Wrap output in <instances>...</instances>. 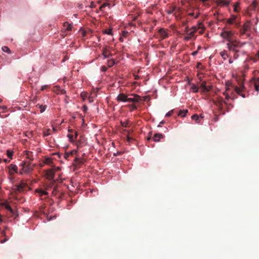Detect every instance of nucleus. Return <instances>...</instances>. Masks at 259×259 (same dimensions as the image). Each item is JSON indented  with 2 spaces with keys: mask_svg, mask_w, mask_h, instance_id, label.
Returning <instances> with one entry per match:
<instances>
[{
  "mask_svg": "<svg viewBox=\"0 0 259 259\" xmlns=\"http://www.w3.org/2000/svg\"><path fill=\"white\" fill-rule=\"evenodd\" d=\"M110 4H109V3H104L103 5H102L100 8H99V10L100 11H104V8H105L106 7H108L110 9Z\"/></svg>",
  "mask_w": 259,
  "mask_h": 259,
  "instance_id": "27",
  "label": "nucleus"
},
{
  "mask_svg": "<svg viewBox=\"0 0 259 259\" xmlns=\"http://www.w3.org/2000/svg\"><path fill=\"white\" fill-rule=\"evenodd\" d=\"M236 18L235 15H232L230 18L227 19V23L229 24H233L235 22Z\"/></svg>",
  "mask_w": 259,
  "mask_h": 259,
  "instance_id": "20",
  "label": "nucleus"
},
{
  "mask_svg": "<svg viewBox=\"0 0 259 259\" xmlns=\"http://www.w3.org/2000/svg\"><path fill=\"white\" fill-rule=\"evenodd\" d=\"M55 171L53 169H49L46 171V176L47 178L49 180H53L54 179Z\"/></svg>",
  "mask_w": 259,
  "mask_h": 259,
  "instance_id": "8",
  "label": "nucleus"
},
{
  "mask_svg": "<svg viewBox=\"0 0 259 259\" xmlns=\"http://www.w3.org/2000/svg\"><path fill=\"white\" fill-rule=\"evenodd\" d=\"M234 91L237 94H238L243 98L248 96V94L246 95L245 92L246 91V89L243 83H241L240 84L239 87H234Z\"/></svg>",
  "mask_w": 259,
  "mask_h": 259,
  "instance_id": "3",
  "label": "nucleus"
},
{
  "mask_svg": "<svg viewBox=\"0 0 259 259\" xmlns=\"http://www.w3.org/2000/svg\"><path fill=\"white\" fill-rule=\"evenodd\" d=\"M102 55L104 56V59L109 58L111 56L112 54L109 51L107 47H105L103 48Z\"/></svg>",
  "mask_w": 259,
  "mask_h": 259,
  "instance_id": "13",
  "label": "nucleus"
},
{
  "mask_svg": "<svg viewBox=\"0 0 259 259\" xmlns=\"http://www.w3.org/2000/svg\"><path fill=\"white\" fill-rule=\"evenodd\" d=\"M129 122H130L129 120H127L126 122H123V121H121L120 124L122 127H128Z\"/></svg>",
  "mask_w": 259,
  "mask_h": 259,
  "instance_id": "37",
  "label": "nucleus"
},
{
  "mask_svg": "<svg viewBox=\"0 0 259 259\" xmlns=\"http://www.w3.org/2000/svg\"><path fill=\"white\" fill-rule=\"evenodd\" d=\"M4 162H6V163H9V162H10V160H8V159H4Z\"/></svg>",
  "mask_w": 259,
  "mask_h": 259,
  "instance_id": "63",
  "label": "nucleus"
},
{
  "mask_svg": "<svg viewBox=\"0 0 259 259\" xmlns=\"http://www.w3.org/2000/svg\"><path fill=\"white\" fill-rule=\"evenodd\" d=\"M197 28L196 27H192L191 28V30L190 32H188L186 35L185 36L184 39L186 41H188L191 40L192 38H194L195 39L196 36H195V32L197 31Z\"/></svg>",
  "mask_w": 259,
  "mask_h": 259,
  "instance_id": "4",
  "label": "nucleus"
},
{
  "mask_svg": "<svg viewBox=\"0 0 259 259\" xmlns=\"http://www.w3.org/2000/svg\"><path fill=\"white\" fill-rule=\"evenodd\" d=\"M234 34V32L233 31L229 30V31H223L221 33V36L225 38L228 40L229 42L230 41H232L231 40V37L233 36Z\"/></svg>",
  "mask_w": 259,
  "mask_h": 259,
  "instance_id": "6",
  "label": "nucleus"
},
{
  "mask_svg": "<svg viewBox=\"0 0 259 259\" xmlns=\"http://www.w3.org/2000/svg\"><path fill=\"white\" fill-rule=\"evenodd\" d=\"M85 161V159L84 158H77L76 157L74 160V164L75 165V166H80L81 164H82Z\"/></svg>",
  "mask_w": 259,
  "mask_h": 259,
  "instance_id": "15",
  "label": "nucleus"
},
{
  "mask_svg": "<svg viewBox=\"0 0 259 259\" xmlns=\"http://www.w3.org/2000/svg\"><path fill=\"white\" fill-rule=\"evenodd\" d=\"M164 123H165L164 121H163V120L161 121L160 122L159 124L158 125V127H161V124H164Z\"/></svg>",
  "mask_w": 259,
  "mask_h": 259,
  "instance_id": "61",
  "label": "nucleus"
},
{
  "mask_svg": "<svg viewBox=\"0 0 259 259\" xmlns=\"http://www.w3.org/2000/svg\"><path fill=\"white\" fill-rule=\"evenodd\" d=\"M200 1L202 2V3L204 5H205V6L209 5V4L208 2L209 0H200Z\"/></svg>",
  "mask_w": 259,
  "mask_h": 259,
  "instance_id": "48",
  "label": "nucleus"
},
{
  "mask_svg": "<svg viewBox=\"0 0 259 259\" xmlns=\"http://www.w3.org/2000/svg\"><path fill=\"white\" fill-rule=\"evenodd\" d=\"M77 153V151H76V150H73L72 151H71L69 153H66L65 154H64V158L66 159H68L69 157L70 156V155H73V154H76Z\"/></svg>",
  "mask_w": 259,
  "mask_h": 259,
  "instance_id": "25",
  "label": "nucleus"
},
{
  "mask_svg": "<svg viewBox=\"0 0 259 259\" xmlns=\"http://www.w3.org/2000/svg\"><path fill=\"white\" fill-rule=\"evenodd\" d=\"M101 70L103 72H105L107 70V67L105 66H102L101 68Z\"/></svg>",
  "mask_w": 259,
  "mask_h": 259,
  "instance_id": "53",
  "label": "nucleus"
},
{
  "mask_svg": "<svg viewBox=\"0 0 259 259\" xmlns=\"http://www.w3.org/2000/svg\"><path fill=\"white\" fill-rule=\"evenodd\" d=\"M127 95L123 93H120L117 96L116 100L118 102H127L126 99H127Z\"/></svg>",
  "mask_w": 259,
  "mask_h": 259,
  "instance_id": "12",
  "label": "nucleus"
},
{
  "mask_svg": "<svg viewBox=\"0 0 259 259\" xmlns=\"http://www.w3.org/2000/svg\"><path fill=\"white\" fill-rule=\"evenodd\" d=\"M51 130L50 129L47 130L46 131L44 132V136L45 137L48 136L51 134Z\"/></svg>",
  "mask_w": 259,
  "mask_h": 259,
  "instance_id": "43",
  "label": "nucleus"
},
{
  "mask_svg": "<svg viewBox=\"0 0 259 259\" xmlns=\"http://www.w3.org/2000/svg\"><path fill=\"white\" fill-rule=\"evenodd\" d=\"M87 110H88V107H87V106L86 105H84V106H83V111L84 112H86V111H87Z\"/></svg>",
  "mask_w": 259,
  "mask_h": 259,
  "instance_id": "59",
  "label": "nucleus"
},
{
  "mask_svg": "<svg viewBox=\"0 0 259 259\" xmlns=\"http://www.w3.org/2000/svg\"><path fill=\"white\" fill-rule=\"evenodd\" d=\"M107 64L108 67H111L115 64V61L113 59L109 60Z\"/></svg>",
  "mask_w": 259,
  "mask_h": 259,
  "instance_id": "30",
  "label": "nucleus"
},
{
  "mask_svg": "<svg viewBox=\"0 0 259 259\" xmlns=\"http://www.w3.org/2000/svg\"><path fill=\"white\" fill-rule=\"evenodd\" d=\"M181 22H182V24L183 26L186 25L188 23L187 20H182Z\"/></svg>",
  "mask_w": 259,
  "mask_h": 259,
  "instance_id": "52",
  "label": "nucleus"
},
{
  "mask_svg": "<svg viewBox=\"0 0 259 259\" xmlns=\"http://www.w3.org/2000/svg\"><path fill=\"white\" fill-rule=\"evenodd\" d=\"M176 7H170L169 9H168L166 11L167 13L168 14H171L176 10Z\"/></svg>",
  "mask_w": 259,
  "mask_h": 259,
  "instance_id": "32",
  "label": "nucleus"
},
{
  "mask_svg": "<svg viewBox=\"0 0 259 259\" xmlns=\"http://www.w3.org/2000/svg\"><path fill=\"white\" fill-rule=\"evenodd\" d=\"M191 30V28H189L188 27H186L185 28V32L186 34H187L188 33V32H190Z\"/></svg>",
  "mask_w": 259,
  "mask_h": 259,
  "instance_id": "51",
  "label": "nucleus"
},
{
  "mask_svg": "<svg viewBox=\"0 0 259 259\" xmlns=\"http://www.w3.org/2000/svg\"><path fill=\"white\" fill-rule=\"evenodd\" d=\"M198 52V50H197V51H195L193 52L192 53V55H193V56H195V55H196L197 54Z\"/></svg>",
  "mask_w": 259,
  "mask_h": 259,
  "instance_id": "60",
  "label": "nucleus"
},
{
  "mask_svg": "<svg viewBox=\"0 0 259 259\" xmlns=\"http://www.w3.org/2000/svg\"><path fill=\"white\" fill-rule=\"evenodd\" d=\"M228 90V89H227L226 90V91L225 92H224V95L226 97V99L227 100H228L229 98H230V96L229 95V94L227 93V91Z\"/></svg>",
  "mask_w": 259,
  "mask_h": 259,
  "instance_id": "44",
  "label": "nucleus"
},
{
  "mask_svg": "<svg viewBox=\"0 0 259 259\" xmlns=\"http://www.w3.org/2000/svg\"><path fill=\"white\" fill-rule=\"evenodd\" d=\"M2 50L3 52H7L8 54H10L11 53L10 49L7 46L2 47Z\"/></svg>",
  "mask_w": 259,
  "mask_h": 259,
  "instance_id": "35",
  "label": "nucleus"
},
{
  "mask_svg": "<svg viewBox=\"0 0 259 259\" xmlns=\"http://www.w3.org/2000/svg\"><path fill=\"white\" fill-rule=\"evenodd\" d=\"M211 89V86H206V88L204 90L203 92H208Z\"/></svg>",
  "mask_w": 259,
  "mask_h": 259,
  "instance_id": "46",
  "label": "nucleus"
},
{
  "mask_svg": "<svg viewBox=\"0 0 259 259\" xmlns=\"http://www.w3.org/2000/svg\"><path fill=\"white\" fill-rule=\"evenodd\" d=\"M234 24L236 28H237L239 26V24L238 23H235V22H234Z\"/></svg>",
  "mask_w": 259,
  "mask_h": 259,
  "instance_id": "62",
  "label": "nucleus"
},
{
  "mask_svg": "<svg viewBox=\"0 0 259 259\" xmlns=\"http://www.w3.org/2000/svg\"><path fill=\"white\" fill-rule=\"evenodd\" d=\"M48 87H49V86L48 85H43L41 88V91H44L45 90H46Z\"/></svg>",
  "mask_w": 259,
  "mask_h": 259,
  "instance_id": "55",
  "label": "nucleus"
},
{
  "mask_svg": "<svg viewBox=\"0 0 259 259\" xmlns=\"http://www.w3.org/2000/svg\"><path fill=\"white\" fill-rule=\"evenodd\" d=\"M191 118L193 120H195L197 123L200 122L199 116L197 114H195L193 115Z\"/></svg>",
  "mask_w": 259,
  "mask_h": 259,
  "instance_id": "29",
  "label": "nucleus"
},
{
  "mask_svg": "<svg viewBox=\"0 0 259 259\" xmlns=\"http://www.w3.org/2000/svg\"><path fill=\"white\" fill-rule=\"evenodd\" d=\"M35 193H37L39 194V196H41L42 195H47L48 193L47 191H44L41 189H36L35 191Z\"/></svg>",
  "mask_w": 259,
  "mask_h": 259,
  "instance_id": "24",
  "label": "nucleus"
},
{
  "mask_svg": "<svg viewBox=\"0 0 259 259\" xmlns=\"http://www.w3.org/2000/svg\"><path fill=\"white\" fill-rule=\"evenodd\" d=\"M191 89L193 91V92H194V93H197L198 91V88L195 84H193L192 85Z\"/></svg>",
  "mask_w": 259,
  "mask_h": 259,
  "instance_id": "38",
  "label": "nucleus"
},
{
  "mask_svg": "<svg viewBox=\"0 0 259 259\" xmlns=\"http://www.w3.org/2000/svg\"><path fill=\"white\" fill-rule=\"evenodd\" d=\"M52 162V159L49 157H47L45 159L44 163L50 165Z\"/></svg>",
  "mask_w": 259,
  "mask_h": 259,
  "instance_id": "34",
  "label": "nucleus"
},
{
  "mask_svg": "<svg viewBox=\"0 0 259 259\" xmlns=\"http://www.w3.org/2000/svg\"><path fill=\"white\" fill-rule=\"evenodd\" d=\"M5 208L8 210L10 212V215L11 217L16 218L17 216V214L15 212V211L11 208L10 205L8 204H4Z\"/></svg>",
  "mask_w": 259,
  "mask_h": 259,
  "instance_id": "10",
  "label": "nucleus"
},
{
  "mask_svg": "<svg viewBox=\"0 0 259 259\" xmlns=\"http://www.w3.org/2000/svg\"><path fill=\"white\" fill-rule=\"evenodd\" d=\"M9 173L10 175H13L14 173H18L17 166L15 164H11L8 166Z\"/></svg>",
  "mask_w": 259,
  "mask_h": 259,
  "instance_id": "11",
  "label": "nucleus"
},
{
  "mask_svg": "<svg viewBox=\"0 0 259 259\" xmlns=\"http://www.w3.org/2000/svg\"><path fill=\"white\" fill-rule=\"evenodd\" d=\"M27 187V184L23 182H21L17 186V190L19 192L23 191L25 188Z\"/></svg>",
  "mask_w": 259,
  "mask_h": 259,
  "instance_id": "14",
  "label": "nucleus"
},
{
  "mask_svg": "<svg viewBox=\"0 0 259 259\" xmlns=\"http://www.w3.org/2000/svg\"><path fill=\"white\" fill-rule=\"evenodd\" d=\"M141 100V97L136 94H131L128 95L127 99H126L127 102L132 103H139Z\"/></svg>",
  "mask_w": 259,
  "mask_h": 259,
  "instance_id": "5",
  "label": "nucleus"
},
{
  "mask_svg": "<svg viewBox=\"0 0 259 259\" xmlns=\"http://www.w3.org/2000/svg\"><path fill=\"white\" fill-rule=\"evenodd\" d=\"M72 28V25L69 23L68 22H65L63 24V30L64 32L71 31Z\"/></svg>",
  "mask_w": 259,
  "mask_h": 259,
  "instance_id": "16",
  "label": "nucleus"
},
{
  "mask_svg": "<svg viewBox=\"0 0 259 259\" xmlns=\"http://www.w3.org/2000/svg\"><path fill=\"white\" fill-rule=\"evenodd\" d=\"M37 106H38L39 108L40 109V111L41 113H42L47 108L46 105L44 106L42 105H37Z\"/></svg>",
  "mask_w": 259,
  "mask_h": 259,
  "instance_id": "36",
  "label": "nucleus"
},
{
  "mask_svg": "<svg viewBox=\"0 0 259 259\" xmlns=\"http://www.w3.org/2000/svg\"><path fill=\"white\" fill-rule=\"evenodd\" d=\"M129 107H130L131 111H133L137 109V106L136 105H135V104L130 105H129Z\"/></svg>",
  "mask_w": 259,
  "mask_h": 259,
  "instance_id": "39",
  "label": "nucleus"
},
{
  "mask_svg": "<svg viewBox=\"0 0 259 259\" xmlns=\"http://www.w3.org/2000/svg\"><path fill=\"white\" fill-rule=\"evenodd\" d=\"M246 31H245L243 28H241L240 30V33L241 35H244L246 33Z\"/></svg>",
  "mask_w": 259,
  "mask_h": 259,
  "instance_id": "47",
  "label": "nucleus"
},
{
  "mask_svg": "<svg viewBox=\"0 0 259 259\" xmlns=\"http://www.w3.org/2000/svg\"><path fill=\"white\" fill-rule=\"evenodd\" d=\"M164 135H163L162 134H160V133H157V134H155L153 137V141H155V142H159L160 139H163L164 138Z\"/></svg>",
  "mask_w": 259,
  "mask_h": 259,
  "instance_id": "17",
  "label": "nucleus"
},
{
  "mask_svg": "<svg viewBox=\"0 0 259 259\" xmlns=\"http://www.w3.org/2000/svg\"><path fill=\"white\" fill-rule=\"evenodd\" d=\"M239 7V5L238 4H235L234 6V10L235 12H238V8Z\"/></svg>",
  "mask_w": 259,
  "mask_h": 259,
  "instance_id": "49",
  "label": "nucleus"
},
{
  "mask_svg": "<svg viewBox=\"0 0 259 259\" xmlns=\"http://www.w3.org/2000/svg\"><path fill=\"white\" fill-rule=\"evenodd\" d=\"M242 45V44L236 40L230 41L227 44L228 49L233 52H239L237 49L241 48Z\"/></svg>",
  "mask_w": 259,
  "mask_h": 259,
  "instance_id": "2",
  "label": "nucleus"
},
{
  "mask_svg": "<svg viewBox=\"0 0 259 259\" xmlns=\"http://www.w3.org/2000/svg\"><path fill=\"white\" fill-rule=\"evenodd\" d=\"M7 156L10 158L11 159H12V157H13V151L10 150H8L7 151Z\"/></svg>",
  "mask_w": 259,
  "mask_h": 259,
  "instance_id": "33",
  "label": "nucleus"
},
{
  "mask_svg": "<svg viewBox=\"0 0 259 259\" xmlns=\"http://www.w3.org/2000/svg\"><path fill=\"white\" fill-rule=\"evenodd\" d=\"M258 5V3L257 2V0H254L252 4L249 6V8L251 10H255L256 7Z\"/></svg>",
  "mask_w": 259,
  "mask_h": 259,
  "instance_id": "22",
  "label": "nucleus"
},
{
  "mask_svg": "<svg viewBox=\"0 0 259 259\" xmlns=\"http://www.w3.org/2000/svg\"><path fill=\"white\" fill-rule=\"evenodd\" d=\"M234 59H237L239 57V55L238 54V52H234Z\"/></svg>",
  "mask_w": 259,
  "mask_h": 259,
  "instance_id": "54",
  "label": "nucleus"
},
{
  "mask_svg": "<svg viewBox=\"0 0 259 259\" xmlns=\"http://www.w3.org/2000/svg\"><path fill=\"white\" fill-rule=\"evenodd\" d=\"M254 87L255 90L258 92L259 90V78H257L255 79Z\"/></svg>",
  "mask_w": 259,
  "mask_h": 259,
  "instance_id": "31",
  "label": "nucleus"
},
{
  "mask_svg": "<svg viewBox=\"0 0 259 259\" xmlns=\"http://www.w3.org/2000/svg\"><path fill=\"white\" fill-rule=\"evenodd\" d=\"M257 58L254 56H249L248 58H247V61H252L253 63H256L258 61H259L258 60L256 59Z\"/></svg>",
  "mask_w": 259,
  "mask_h": 259,
  "instance_id": "28",
  "label": "nucleus"
},
{
  "mask_svg": "<svg viewBox=\"0 0 259 259\" xmlns=\"http://www.w3.org/2000/svg\"><path fill=\"white\" fill-rule=\"evenodd\" d=\"M68 137L69 138L70 141H73V136L72 135H68Z\"/></svg>",
  "mask_w": 259,
  "mask_h": 259,
  "instance_id": "56",
  "label": "nucleus"
},
{
  "mask_svg": "<svg viewBox=\"0 0 259 259\" xmlns=\"http://www.w3.org/2000/svg\"><path fill=\"white\" fill-rule=\"evenodd\" d=\"M217 3L219 6H227L229 5V2L225 0H217Z\"/></svg>",
  "mask_w": 259,
  "mask_h": 259,
  "instance_id": "19",
  "label": "nucleus"
},
{
  "mask_svg": "<svg viewBox=\"0 0 259 259\" xmlns=\"http://www.w3.org/2000/svg\"><path fill=\"white\" fill-rule=\"evenodd\" d=\"M128 34V32L126 31H122V35L123 37L126 36Z\"/></svg>",
  "mask_w": 259,
  "mask_h": 259,
  "instance_id": "50",
  "label": "nucleus"
},
{
  "mask_svg": "<svg viewBox=\"0 0 259 259\" xmlns=\"http://www.w3.org/2000/svg\"><path fill=\"white\" fill-rule=\"evenodd\" d=\"M188 112V110L187 109L183 110H181L179 112L178 116H181L182 117H184L186 116Z\"/></svg>",
  "mask_w": 259,
  "mask_h": 259,
  "instance_id": "23",
  "label": "nucleus"
},
{
  "mask_svg": "<svg viewBox=\"0 0 259 259\" xmlns=\"http://www.w3.org/2000/svg\"><path fill=\"white\" fill-rule=\"evenodd\" d=\"M174 110H171L169 111L168 113H167L165 115L166 117H169L172 115V114L174 113Z\"/></svg>",
  "mask_w": 259,
  "mask_h": 259,
  "instance_id": "45",
  "label": "nucleus"
},
{
  "mask_svg": "<svg viewBox=\"0 0 259 259\" xmlns=\"http://www.w3.org/2000/svg\"><path fill=\"white\" fill-rule=\"evenodd\" d=\"M201 87L202 89V92H203L204 90L206 87V82L205 81H203L201 83Z\"/></svg>",
  "mask_w": 259,
  "mask_h": 259,
  "instance_id": "40",
  "label": "nucleus"
},
{
  "mask_svg": "<svg viewBox=\"0 0 259 259\" xmlns=\"http://www.w3.org/2000/svg\"><path fill=\"white\" fill-rule=\"evenodd\" d=\"M214 103L217 106H218L221 109H223L224 104H227L226 102L221 97H218L217 100L214 101Z\"/></svg>",
  "mask_w": 259,
  "mask_h": 259,
  "instance_id": "7",
  "label": "nucleus"
},
{
  "mask_svg": "<svg viewBox=\"0 0 259 259\" xmlns=\"http://www.w3.org/2000/svg\"><path fill=\"white\" fill-rule=\"evenodd\" d=\"M25 152V155L26 156V158L27 159H29L30 161H33L34 158L33 157L32 152L26 151Z\"/></svg>",
  "mask_w": 259,
  "mask_h": 259,
  "instance_id": "21",
  "label": "nucleus"
},
{
  "mask_svg": "<svg viewBox=\"0 0 259 259\" xmlns=\"http://www.w3.org/2000/svg\"><path fill=\"white\" fill-rule=\"evenodd\" d=\"M220 55L222 57V58L225 60L228 57V55L226 51L224 50L220 53Z\"/></svg>",
  "mask_w": 259,
  "mask_h": 259,
  "instance_id": "26",
  "label": "nucleus"
},
{
  "mask_svg": "<svg viewBox=\"0 0 259 259\" xmlns=\"http://www.w3.org/2000/svg\"><path fill=\"white\" fill-rule=\"evenodd\" d=\"M19 166L21 167L19 174L22 175L23 174H28L31 172L34 168V165L30 162L25 161H22L19 164Z\"/></svg>",
  "mask_w": 259,
  "mask_h": 259,
  "instance_id": "1",
  "label": "nucleus"
},
{
  "mask_svg": "<svg viewBox=\"0 0 259 259\" xmlns=\"http://www.w3.org/2000/svg\"><path fill=\"white\" fill-rule=\"evenodd\" d=\"M126 140L128 142H130V141L133 140V138H131L128 135L126 136Z\"/></svg>",
  "mask_w": 259,
  "mask_h": 259,
  "instance_id": "58",
  "label": "nucleus"
},
{
  "mask_svg": "<svg viewBox=\"0 0 259 259\" xmlns=\"http://www.w3.org/2000/svg\"><path fill=\"white\" fill-rule=\"evenodd\" d=\"M77 136H78L77 132H75L74 137H75V139L77 138Z\"/></svg>",
  "mask_w": 259,
  "mask_h": 259,
  "instance_id": "64",
  "label": "nucleus"
},
{
  "mask_svg": "<svg viewBox=\"0 0 259 259\" xmlns=\"http://www.w3.org/2000/svg\"><path fill=\"white\" fill-rule=\"evenodd\" d=\"M103 33L105 34L111 35L112 34V30L111 29H105L103 31Z\"/></svg>",
  "mask_w": 259,
  "mask_h": 259,
  "instance_id": "41",
  "label": "nucleus"
},
{
  "mask_svg": "<svg viewBox=\"0 0 259 259\" xmlns=\"http://www.w3.org/2000/svg\"><path fill=\"white\" fill-rule=\"evenodd\" d=\"M161 39H164L168 37V31L164 28H161L158 31Z\"/></svg>",
  "mask_w": 259,
  "mask_h": 259,
  "instance_id": "9",
  "label": "nucleus"
},
{
  "mask_svg": "<svg viewBox=\"0 0 259 259\" xmlns=\"http://www.w3.org/2000/svg\"><path fill=\"white\" fill-rule=\"evenodd\" d=\"M199 15V13H197L195 15L194 13H190L188 14V16H194V18H197Z\"/></svg>",
  "mask_w": 259,
  "mask_h": 259,
  "instance_id": "42",
  "label": "nucleus"
},
{
  "mask_svg": "<svg viewBox=\"0 0 259 259\" xmlns=\"http://www.w3.org/2000/svg\"><path fill=\"white\" fill-rule=\"evenodd\" d=\"M243 29L247 32L249 31L251 29V23L250 21H247L244 24L242 27Z\"/></svg>",
  "mask_w": 259,
  "mask_h": 259,
  "instance_id": "18",
  "label": "nucleus"
},
{
  "mask_svg": "<svg viewBox=\"0 0 259 259\" xmlns=\"http://www.w3.org/2000/svg\"><path fill=\"white\" fill-rule=\"evenodd\" d=\"M254 56L257 58L256 59L259 61V50L255 54Z\"/></svg>",
  "mask_w": 259,
  "mask_h": 259,
  "instance_id": "57",
  "label": "nucleus"
}]
</instances>
